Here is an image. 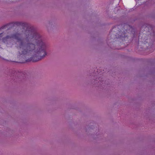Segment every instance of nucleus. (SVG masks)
<instances>
[{
	"label": "nucleus",
	"mask_w": 155,
	"mask_h": 155,
	"mask_svg": "<svg viewBox=\"0 0 155 155\" xmlns=\"http://www.w3.org/2000/svg\"><path fill=\"white\" fill-rule=\"evenodd\" d=\"M119 38H120V39H121V38H124L125 39L126 38H128L127 35L123 33L122 34H121L120 37H119Z\"/></svg>",
	"instance_id": "obj_2"
},
{
	"label": "nucleus",
	"mask_w": 155,
	"mask_h": 155,
	"mask_svg": "<svg viewBox=\"0 0 155 155\" xmlns=\"http://www.w3.org/2000/svg\"><path fill=\"white\" fill-rule=\"evenodd\" d=\"M6 26H4V27H6Z\"/></svg>",
	"instance_id": "obj_6"
},
{
	"label": "nucleus",
	"mask_w": 155,
	"mask_h": 155,
	"mask_svg": "<svg viewBox=\"0 0 155 155\" xmlns=\"http://www.w3.org/2000/svg\"><path fill=\"white\" fill-rule=\"evenodd\" d=\"M15 46L20 49L21 54V59H23L18 63H24L26 62H36L41 60L47 55V47L42 39H32L34 43H28L29 39H16Z\"/></svg>",
	"instance_id": "obj_1"
},
{
	"label": "nucleus",
	"mask_w": 155,
	"mask_h": 155,
	"mask_svg": "<svg viewBox=\"0 0 155 155\" xmlns=\"http://www.w3.org/2000/svg\"><path fill=\"white\" fill-rule=\"evenodd\" d=\"M12 23L10 24H9V25H12ZM9 25H8V26Z\"/></svg>",
	"instance_id": "obj_4"
},
{
	"label": "nucleus",
	"mask_w": 155,
	"mask_h": 155,
	"mask_svg": "<svg viewBox=\"0 0 155 155\" xmlns=\"http://www.w3.org/2000/svg\"><path fill=\"white\" fill-rule=\"evenodd\" d=\"M3 40V42H5V41L7 39H2Z\"/></svg>",
	"instance_id": "obj_3"
},
{
	"label": "nucleus",
	"mask_w": 155,
	"mask_h": 155,
	"mask_svg": "<svg viewBox=\"0 0 155 155\" xmlns=\"http://www.w3.org/2000/svg\"><path fill=\"white\" fill-rule=\"evenodd\" d=\"M143 44H145L146 43H145V42H144V43H143Z\"/></svg>",
	"instance_id": "obj_5"
}]
</instances>
